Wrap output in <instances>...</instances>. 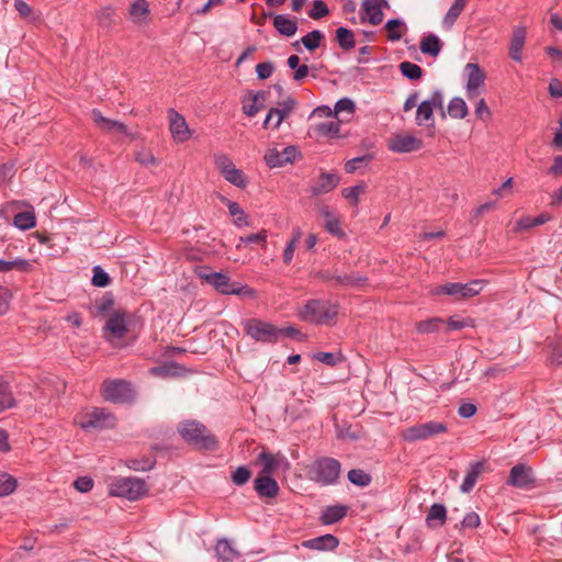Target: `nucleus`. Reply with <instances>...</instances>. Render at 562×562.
Segmentation results:
<instances>
[{
	"instance_id": "46",
	"label": "nucleus",
	"mask_w": 562,
	"mask_h": 562,
	"mask_svg": "<svg viewBox=\"0 0 562 562\" xmlns=\"http://www.w3.org/2000/svg\"><path fill=\"white\" fill-rule=\"evenodd\" d=\"M16 487V481L5 472H0V496H7Z\"/></svg>"
},
{
	"instance_id": "30",
	"label": "nucleus",
	"mask_w": 562,
	"mask_h": 562,
	"mask_svg": "<svg viewBox=\"0 0 562 562\" xmlns=\"http://www.w3.org/2000/svg\"><path fill=\"white\" fill-rule=\"evenodd\" d=\"M216 557L223 562H233L239 557V552L227 539H221L215 546Z\"/></svg>"
},
{
	"instance_id": "43",
	"label": "nucleus",
	"mask_w": 562,
	"mask_h": 562,
	"mask_svg": "<svg viewBox=\"0 0 562 562\" xmlns=\"http://www.w3.org/2000/svg\"><path fill=\"white\" fill-rule=\"evenodd\" d=\"M15 405V400L12 395L10 386L7 383L0 382V412L11 408Z\"/></svg>"
},
{
	"instance_id": "56",
	"label": "nucleus",
	"mask_w": 562,
	"mask_h": 562,
	"mask_svg": "<svg viewBox=\"0 0 562 562\" xmlns=\"http://www.w3.org/2000/svg\"><path fill=\"white\" fill-rule=\"evenodd\" d=\"M473 326V319L472 318H454L450 317L447 321V328L449 330H459L465 327H472Z\"/></svg>"
},
{
	"instance_id": "15",
	"label": "nucleus",
	"mask_w": 562,
	"mask_h": 562,
	"mask_svg": "<svg viewBox=\"0 0 562 562\" xmlns=\"http://www.w3.org/2000/svg\"><path fill=\"white\" fill-rule=\"evenodd\" d=\"M296 103L297 102L295 99L288 98L286 100L280 102L277 108H271L266 116V120L263 121V127H272L273 130L279 128L283 120L288 117L294 110Z\"/></svg>"
},
{
	"instance_id": "32",
	"label": "nucleus",
	"mask_w": 562,
	"mask_h": 562,
	"mask_svg": "<svg viewBox=\"0 0 562 562\" xmlns=\"http://www.w3.org/2000/svg\"><path fill=\"white\" fill-rule=\"evenodd\" d=\"M465 7V0H454L442 19V26L450 30Z\"/></svg>"
},
{
	"instance_id": "9",
	"label": "nucleus",
	"mask_w": 562,
	"mask_h": 562,
	"mask_svg": "<svg viewBox=\"0 0 562 562\" xmlns=\"http://www.w3.org/2000/svg\"><path fill=\"white\" fill-rule=\"evenodd\" d=\"M245 330L256 341L265 344L277 342L282 329L259 319H249L245 323Z\"/></svg>"
},
{
	"instance_id": "51",
	"label": "nucleus",
	"mask_w": 562,
	"mask_h": 562,
	"mask_svg": "<svg viewBox=\"0 0 562 562\" xmlns=\"http://www.w3.org/2000/svg\"><path fill=\"white\" fill-rule=\"evenodd\" d=\"M315 130L323 136H337L339 133V123L336 121L319 123L315 126Z\"/></svg>"
},
{
	"instance_id": "33",
	"label": "nucleus",
	"mask_w": 562,
	"mask_h": 562,
	"mask_svg": "<svg viewBox=\"0 0 562 562\" xmlns=\"http://www.w3.org/2000/svg\"><path fill=\"white\" fill-rule=\"evenodd\" d=\"M482 463L481 462H476L474 464L471 465V468L469 469V471L467 472L464 479H463V482L460 486V490L463 492V493H469L473 490L475 483H476V480L482 471Z\"/></svg>"
},
{
	"instance_id": "50",
	"label": "nucleus",
	"mask_w": 562,
	"mask_h": 562,
	"mask_svg": "<svg viewBox=\"0 0 562 562\" xmlns=\"http://www.w3.org/2000/svg\"><path fill=\"white\" fill-rule=\"evenodd\" d=\"M101 26L110 27L114 23L115 12L112 7L101 8L97 13Z\"/></svg>"
},
{
	"instance_id": "24",
	"label": "nucleus",
	"mask_w": 562,
	"mask_h": 562,
	"mask_svg": "<svg viewBox=\"0 0 562 562\" xmlns=\"http://www.w3.org/2000/svg\"><path fill=\"white\" fill-rule=\"evenodd\" d=\"M273 26L280 35L291 37L297 31V21L288 14L273 15Z\"/></svg>"
},
{
	"instance_id": "54",
	"label": "nucleus",
	"mask_w": 562,
	"mask_h": 562,
	"mask_svg": "<svg viewBox=\"0 0 562 562\" xmlns=\"http://www.w3.org/2000/svg\"><path fill=\"white\" fill-rule=\"evenodd\" d=\"M526 34L527 32L524 26H516L509 46L522 49L526 42Z\"/></svg>"
},
{
	"instance_id": "16",
	"label": "nucleus",
	"mask_w": 562,
	"mask_h": 562,
	"mask_svg": "<svg viewBox=\"0 0 562 562\" xmlns=\"http://www.w3.org/2000/svg\"><path fill=\"white\" fill-rule=\"evenodd\" d=\"M169 130L177 143H184L191 137V131L186 119L175 109L168 110Z\"/></svg>"
},
{
	"instance_id": "1",
	"label": "nucleus",
	"mask_w": 562,
	"mask_h": 562,
	"mask_svg": "<svg viewBox=\"0 0 562 562\" xmlns=\"http://www.w3.org/2000/svg\"><path fill=\"white\" fill-rule=\"evenodd\" d=\"M338 314V305L324 300H308L300 310L302 321L316 325L329 324Z\"/></svg>"
},
{
	"instance_id": "20",
	"label": "nucleus",
	"mask_w": 562,
	"mask_h": 562,
	"mask_svg": "<svg viewBox=\"0 0 562 562\" xmlns=\"http://www.w3.org/2000/svg\"><path fill=\"white\" fill-rule=\"evenodd\" d=\"M258 461L261 463L262 469L260 474L271 476L282 465L285 468L289 467V463L283 454L281 453H270L268 451H262L258 456Z\"/></svg>"
},
{
	"instance_id": "26",
	"label": "nucleus",
	"mask_w": 562,
	"mask_h": 562,
	"mask_svg": "<svg viewBox=\"0 0 562 562\" xmlns=\"http://www.w3.org/2000/svg\"><path fill=\"white\" fill-rule=\"evenodd\" d=\"M338 539L333 535H324L319 536L303 542V546L313 550H333L338 547Z\"/></svg>"
},
{
	"instance_id": "5",
	"label": "nucleus",
	"mask_w": 562,
	"mask_h": 562,
	"mask_svg": "<svg viewBox=\"0 0 562 562\" xmlns=\"http://www.w3.org/2000/svg\"><path fill=\"white\" fill-rule=\"evenodd\" d=\"M340 472L341 464L334 458H321L316 460L311 470L313 480L325 486L336 484Z\"/></svg>"
},
{
	"instance_id": "19",
	"label": "nucleus",
	"mask_w": 562,
	"mask_h": 562,
	"mask_svg": "<svg viewBox=\"0 0 562 562\" xmlns=\"http://www.w3.org/2000/svg\"><path fill=\"white\" fill-rule=\"evenodd\" d=\"M422 140L411 134L395 135L389 143L390 150L394 153H412L422 148Z\"/></svg>"
},
{
	"instance_id": "45",
	"label": "nucleus",
	"mask_w": 562,
	"mask_h": 562,
	"mask_svg": "<svg viewBox=\"0 0 562 562\" xmlns=\"http://www.w3.org/2000/svg\"><path fill=\"white\" fill-rule=\"evenodd\" d=\"M355 111V102L350 98H341L335 104L334 114L339 115L346 113L348 116H351Z\"/></svg>"
},
{
	"instance_id": "53",
	"label": "nucleus",
	"mask_w": 562,
	"mask_h": 562,
	"mask_svg": "<svg viewBox=\"0 0 562 562\" xmlns=\"http://www.w3.org/2000/svg\"><path fill=\"white\" fill-rule=\"evenodd\" d=\"M404 22L400 19H391L386 22L385 29L389 31L387 38L391 42H397L402 38V33L395 32V29L403 26Z\"/></svg>"
},
{
	"instance_id": "35",
	"label": "nucleus",
	"mask_w": 562,
	"mask_h": 562,
	"mask_svg": "<svg viewBox=\"0 0 562 562\" xmlns=\"http://www.w3.org/2000/svg\"><path fill=\"white\" fill-rule=\"evenodd\" d=\"M13 225L21 231H27L36 225V218L33 211L19 212L13 217Z\"/></svg>"
},
{
	"instance_id": "10",
	"label": "nucleus",
	"mask_w": 562,
	"mask_h": 562,
	"mask_svg": "<svg viewBox=\"0 0 562 562\" xmlns=\"http://www.w3.org/2000/svg\"><path fill=\"white\" fill-rule=\"evenodd\" d=\"M214 164L227 182L232 183L233 186L239 189H244L247 187V177L245 176L243 170L236 168V166L228 156L221 153L215 154Z\"/></svg>"
},
{
	"instance_id": "13",
	"label": "nucleus",
	"mask_w": 562,
	"mask_h": 562,
	"mask_svg": "<svg viewBox=\"0 0 562 562\" xmlns=\"http://www.w3.org/2000/svg\"><path fill=\"white\" fill-rule=\"evenodd\" d=\"M464 74L467 76V97L472 100L479 95L481 88L484 87L486 76L482 68L474 63L465 65Z\"/></svg>"
},
{
	"instance_id": "28",
	"label": "nucleus",
	"mask_w": 562,
	"mask_h": 562,
	"mask_svg": "<svg viewBox=\"0 0 562 562\" xmlns=\"http://www.w3.org/2000/svg\"><path fill=\"white\" fill-rule=\"evenodd\" d=\"M35 261L23 259V258H15L13 260H4L0 259V272H8L11 270H18L21 272H30L34 269Z\"/></svg>"
},
{
	"instance_id": "59",
	"label": "nucleus",
	"mask_w": 562,
	"mask_h": 562,
	"mask_svg": "<svg viewBox=\"0 0 562 562\" xmlns=\"http://www.w3.org/2000/svg\"><path fill=\"white\" fill-rule=\"evenodd\" d=\"M363 192L362 186H353L342 190V196L349 200L352 204L357 205L359 202V195Z\"/></svg>"
},
{
	"instance_id": "6",
	"label": "nucleus",
	"mask_w": 562,
	"mask_h": 562,
	"mask_svg": "<svg viewBox=\"0 0 562 562\" xmlns=\"http://www.w3.org/2000/svg\"><path fill=\"white\" fill-rule=\"evenodd\" d=\"M83 430H103L113 428L116 424L115 416L105 408L93 407L77 419Z\"/></svg>"
},
{
	"instance_id": "49",
	"label": "nucleus",
	"mask_w": 562,
	"mask_h": 562,
	"mask_svg": "<svg viewBox=\"0 0 562 562\" xmlns=\"http://www.w3.org/2000/svg\"><path fill=\"white\" fill-rule=\"evenodd\" d=\"M373 159V156L371 154H366L363 156L355 157L352 159H349L345 164V170L347 173H353L356 172L362 165L371 161Z\"/></svg>"
},
{
	"instance_id": "12",
	"label": "nucleus",
	"mask_w": 562,
	"mask_h": 562,
	"mask_svg": "<svg viewBox=\"0 0 562 562\" xmlns=\"http://www.w3.org/2000/svg\"><path fill=\"white\" fill-rule=\"evenodd\" d=\"M447 427L442 423L428 422L425 424H417L401 431V437L407 442H415L426 440L435 435L442 434Z\"/></svg>"
},
{
	"instance_id": "36",
	"label": "nucleus",
	"mask_w": 562,
	"mask_h": 562,
	"mask_svg": "<svg viewBox=\"0 0 562 562\" xmlns=\"http://www.w3.org/2000/svg\"><path fill=\"white\" fill-rule=\"evenodd\" d=\"M443 325L445 321L442 318L432 317L417 323L416 330L420 334H431L439 331Z\"/></svg>"
},
{
	"instance_id": "39",
	"label": "nucleus",
	"mask_w": 562,
	"mask_h": 562,
	"mask_svg": "<svg viewBox=\"0 0 562 562\" xmlns=\"http://www.w3.org/2000/svg\"><path fill=\"white\" fill-rule=\"evenodd\" d=\"M336 40L342 49L348 50L355 47L353 34L347 27L340 26L336 30Z\"/></svg>"
},
{
	"instance_id": "22",
	"label": "nucleus",
	"mask_w": 562,
	"mask_h": 562,
	"mask_svg": "<svg viewBox=\"0 0 562 562\" xmlns=\"http://www.w3.org/2000/svg\"><path fill=\"white\" fill-rule=\"evenodd\" d=\"M339 183V177L335 172H322L310 191L313 195H322L333 191Z\"/></svg>"
},
{
	"instance_id": "2",
	"label": "nucleus",
	"mask_w": 562,
	"mask_h": 562,
	"mask_svg": "<svg viewBox=\"0 0 562 562\" xmlns=\"http://www.w3.org/2000/svg\"><path fill=\"white\" fill-rule=\"evenodd\" d=\"M199 277L221 294H234L247 297H252L256 294L255 290L247 284L233 282L227 274L222 272L200 271Z\"/></svg>"
},
{
	"instance_id": "17",
	"label": "nucleus",
	"mask_w": 562,
	"mask_h": 562,
	"mask_svg": "<svg viewBox=\"0 0 562 562\" xmlns=\"http://www.w3.org/2000/svg\"><path fill=\"white\" fill-rule=\"evenodd\" d=\"M383 8H389L386 0H363L361 9L363 15L361 20L369 22L371 25H378L383 21Z\"/></svg>"
},
{
	"instance_id": "42",
	"label": "nucleus",
	"mask_w": 562,
	"mask_h": 562,
	"mask_svg": "<svg viewBox=\"0 0 562 562\" xmlns=\"http://www.w3.org/2000/svg\"><path fill=\"white\" fill-rule=\"evenodd\" d=\"M398 67L402 75L409 80H417L423 75V69L412 61H403Z\"/></svg>"
},
{
	"instance_id": "18",
	"label": "nucleus",
	"mask_w": 562,
	"mask_h": 562,
	"mask_svg": "<svg viewBox=\"0 0 562 562\" xmlns=\"http://www.w3.org/2000/svg\"><path fill=\"white\" fill-rule=\"evenodd\" d=\"M533 481L531 469L519 463L510 469L507 483L518 488H528L533 484Z\"/></svg>"
},
{
	"instance_id": "57",
	"label": "nucleus",
	"mask_w": 562,
	"mask_h": 562,
	"mask_svg": "<svg viewBox=\"0 0 562 562\" xmlns=\"http://www.w3.org/2000/svg\"><path fill=\"white\" fill-rule=\"evenodd\" d=\"M328 14V8L325 2L322 0H315L313 3V8L308 12L310 18L314 20H318Z\"/></svg>"
},
{
	"instance_id": "60",
	"label": "nucleus",
	"mask_w": 562,
	"mask_h": 562,
	"mask_svg": "<svg viewBox=\"0 0 562 562\" xmlns=\"http://www.w3.org/2000/svg\"><path fill=\"white\" fill-rule=\"evenodd\" d=\"M266 240H267V233H266V231H261L258 234H251V235H248V236L240 237L239 238V244L237 245V247H239L240 244H245V245H248V244H259V243L265 244Z\"/></svg>"
},
{
	"instance_id": "62",
	"label": "nucleus",
	"mask_w": 562,
	"mask_h": 562,
	"mask_svg": "<svg viewBox=\"0 0 562 562\" xmlns=\"http://www.w3.org/2000/svg\"><path fill=\"white\" fill-rule=\"evenodd\" d=\"M135 159L143 166H149V165L156 164V158L154 157V155L146 149H140V150L136 151Z\"/></svg>"
},
{
	"instance_id": "3",
	"label": "nucleus",
	"mask_w": 562,
	"mask_h": 562,
	"mask_svg": "<svg viewBox=\"0 0 562 562\" xmlns=\"http://www.w3.org/2000/svg\"><path fill=\"white\" fill-rule=\"evenodd\" d=\"M147 493V484L143 479L128 476L115 477L109 484V494L115 497L137 501Z\"/></svg>"
},
{
	"instance_id": "21",
	"label": "nucleus",
	"mask_w": 562,
	"mask_h": 562,
	"mask_svg": "<svg viewBox=\"0 0 562 562\" xmlns=\"http://www.w3.org/2000/svg\"><path fill=\"white\" fill-rule=\"evenodd\" d=\"M92 120L95 125L104 132H113L122 135H130L127 127L120 121L111 120L102 115L98 109H93L91 112Z\"/></svg>"
},
{
	"instance_id": "40",
	"label": "nucleus",
	"mask_w": 562,
	"mask_h": 562,
	"mask_svg": "<svg viewBox=\"0 0 562 562\" xmlns=\"http://www.w3.org/2000/svg\"><path fill=\"white\" fill-rule=\"evenodd\" d=\"M549 215L542 213L536 217L525 216L521 217L516 225V229H529L536 226H540L549 221Z\"/></svg>"
},
{
	"instance_id": "34",
	"label": "nucleus",
	"mask_w": 562,
	"mask_h": 562,
	"mask_svg": "<svg viewBox=\"0 0 562 562\" xmlns=\"http://www.w3.org/2000/svg\"><path fill=\"white\" fill-rule=\"evenodd\" d=\"M447 520V509L442 504H432L429 508V512L426 516V522L428 526L432 527L434 521L438 522V526H442Z\"/></svg>"
},
{
	"instance_id": "64",
	"label": "nucleus",
	"mask_w": 562,
	"mask_h": 562,
	"mask_svg": "<svg viewBox=\"0 0 562 562\" xmlns=\"http://www.w3.org/2000/svg\"><path fill=\"white\" fill-rule=\"evenodd\" d=\"M551 361L562 366V338L557 339L552 347Z\"/></svg>"
},
{
	"instance_id": "11",
	"label": "nucleus",
	"mask_w": 562,
	"mask_h": 562,
	"mask_svg": "<svg viewBox=\"0 0 562 562\" xmlns=\"http://www.w3.org/2000/svg\"><path fill=\"white\" fill-rule=\"evenodd\" d=\"M443 111V94L440 90H435L431 95L419 103L416 112V124L418 126H428L434 124V111Z\"/></svg>"
},
{
	"instance_id": "29",
	"label": "nucleus",
	"mask_w": 562,
	"mask_h": 562,
	"mask_svg": "<svg viewBox=\"0 0 562 562\" xmlns=\"http://www.w3.org/2000/svg\"><path fill=\"white\" fill-rule=\"evenodd\" d=\"M130 19L137 24H144L149 16V7L146 0H135L128 10Z\"/></svg>"
},
{
	"instance_id": "58",
	"label": "nucleus",
	"mask_w": 562,
	"mask_h": 562,
	"mask_svg": "<svg viewBox=\"0 0 562 562\" xmlns=\"http://www.w3.org/2000/svg\"><path fill=\"white\" fill-rule=\"evenodd\" d=\"M274 71V65L271 61L260 63L256 66L257 77L261 80L268 79Z\"/></svg>"
},
{
	"instance_id": "4",
	"label": "nucleus",
	"mask_w": 562,
	"mask_h": 562,
	"mask_svg": "<svg viewBox=\"0 0 562 562\" xmlns=\"http://www.w3.org/2000/svg\"><path fill=\"white\" fill-rule=\"evenodd\" d=\"M178 431L181 437L189 443L195 445L204 449H213L216 440L206 427L196 420H186L179 424Z\"/></svg>"
},
{
	"instance_id": "14",
	"label": "nucleus",
	"mask_w": 562,
	"mask_h": 562,
	"mask_svg": "<svg viewBox=\"0 0 562 562\" xmlns=\"http://www.w3.org/2000/svg\"><path fill=\"white\" fill-rule=\"evenodd\" d=\"M299 155L300 151L295 146H286L282 150L269 148L265 154V161L270 168H279L294 162Z\"/></svg>"
},
{
	"instance_id": "63",
	"label": "nucleus",
	"mask_w": 562,
	"mask_h": 562,
	"mask_svg": "<svg viewBox=\"0 0 562 562\" xmlns=\"http://www.w3.org/2000/svg\"><path fill=\"white\" fill-rule=\"evenodd\" d=\"M325 228L331 235H335L338 237L345 236V233L342 232V229L340 227V222L335 217H330L329 220L326 221Z\"/></svg>"
},
{
	"instance_id": "38",
	"label": "nucleus",
	"mask_w": 562,
	"mask_h": 562,
	"mask_svg": "<svg viewBox=\"0 0 562 562\" xmlns=\"http://www.w3.org/2000/svg\"><path fill=\"white\" fill-rule=\"evenodd\" d=\"M347 476L351 484L360 486V487H366V486L370 485V483L372 481L371 475L361 469L350 470L348 472Z\"/></svg>"
},
{
	"instance_id": "47",
	"label": "nucleus",
	"mask_w": 562,
	"mask_h": 562,
	"mask_svg": "<svg viewBox=\"0 0 562 562\" xmlns=\"http://www.w3.org/2000/svg\"><path fill=\"white\" fill-rule=\"evenodd\" d=\"M227 209L229 214L235 217L234 222L237 226L247 225V216L237 202L228 201Z\"/></svg>"
},
{
	"instance_id": "44",
	"label": "nucleus",
	"mask_w": 562,
	"mask_h": 562,
	"mask_svg": "<svg viewBox=\"0 0 562 562\" xmlns=\"http://www.w3.org/2000/svg\"><path fill=\"white\" fill-rule=\"evenodd\" d=\"M366 280L364 277L356 274L344 273L335 276V281L342 286H359L364 283Z\"/></svg>"
},
{
	"instance_id": "52",
	"label": "nucleus",
	"mask_w": 562,
	"mask_h": 562,
	"mask_svg": "<svg viewBox=\"0 0 562 562\" xmlns=\"http://www.w3.org/2000/svg\"><path fill=\"white\" fill-rule=\"evenodd\" d=\"M155 465V461L151 458L133 459L127 462V467L134 471H148Z\"/></svg>"
},
{
	"instance_id": "8",
	"label": "nucleus",
	"mask_w": 562,
	"mask_h": 562,
	"mask_svg": "<svg viewBox=\"0 0 562 562\" xmlns=\"http://www.w3.org/2000/svg\"><path fill=\"white\" fill-rule=\"evenodd\" d=\"M484 280H472L468 283L452 282L437 286L431 291L434 295L446 294L456 299H468L477 295L484 288Z\"/></svg>"
},
{
	"instance_id": "23",
	"label": "nucleus",
	"mask_w": 562,
	"mask_h": 562,
	"mask_svg": "<svg viewBox=\"0 0 562 562\" xmlns=\"http://www.w3.org/2000/svg\"><path fill=\"white\" fill-rule=\"evenodd\" d=\"M254 487L260 497L272 498L279 493L277 481L269 475L259 474L254 482Z\"/></svg>"
},
{
	"instance_id": "27",
	"label": "nucleus",
	"mask_w": 562,
	"mask_h": 562,
	"mask_svg": "<svg viewBox=\"0 0 562 562\" xmlns=\"http://www.w3.org/2000/svg\"><path fill=\"white\" fill-rule=\"evenodd\" d=\"M420 52L431 57H437L442 49V42L432 33L423 36L419 44Z\"/></svg>"
},
{
	"instance_id": "48",
	"label": "nucleus",
	"mask_w": 562,
	"mask_h": 562,
	"mask_svg": "<svg viewBox=\"0 0 562 562\" xmlns=\"http://www.w3.org/2000/svg\"><path fill=\"white\" fill-rule=\"evenodd\" d=\"M92 284L98 288H105L110 284V277L100 266H94L92 269Z\"/></svg>"
},
{
	"instance_id": "25",
	"label": "nucleus",
	"mask_w": 562,
	"mask_h": 562,
	"mask_svg": "<svg viewBox=\"0 0 562 562\" xmlns=\"http://www.w3.org/2000/svg\"><path fill=\"white\" fill-rule=\"evenodd\" d=\"M105 329L109 330L115 338H123L127 333L125 314L121 312L112 313L108 318Z\"/></svg>"
},
{
	"instance_id": "55",
	"label": "nucleus",
	"mask_w": 562,
	"mask_h": 562,
	"mask_svg": "<svg viewBox=\"0 0 562 562\" xmlns=\"http://www.w3.org/2000/svg\"><path fill=\"white\" fill-rule=\"evenodd\" d=\"M251 472L246 467H238L232 474V481L235 485L241 486L248 482Z\"/></svg>"
},
{
	"instance_id": "37",
	"label": "nucleus",
	"mask_w": 562,
	"mask_h": 562,
	"mask_svg": "<svg viewBox=\"0 0 562 562\" xmlns=\"http://www.w3.org/2000/svg\"><path fill=\"white\" fill-rule=\"evenodd\" d=\"M448 113L451 117L463 119L468 115V106L462 98H452L448 104Z\"/></svg>"
},
{
	"instance_id": "7",
	"label": "nucleus",
	"mask_w": 562,
	"mask_h": 562,
	"mask_svg": "<svg viewBox=\"0 0 562 562\" xmlns=\"http://www.w3.org/2000/svg\"><path fill=\"white\" fill-rule=\"evenodd\" d=\"M101 394L108 402L115 404L130 403L135 397L131 383L124 380H105L101 385Z\"/></svg>"
},
{
	"instance_id": "61",
	"label": "nucleus",
	"mask_w": 562,
	"mask_h": 562,
	"mask_svg": "<svg viewBox=\"0 0 562 562\" xmlns=\"http://www.w3.org/2000/svg\"><path fill=\"white\" fill-rule=\"evenodd\" d=\"M74 486L81 493H87L93 487V480L89 476H80L74 482Z\"/></svg>"
},
{
	"instance_id": "41",
	"label": "nucleus",
	"mask_w": 562,
	"mask_h": 562,
	"mask_svg": "<svg viewBox=\"0 0 562 562\" xmlns=\"http://www.w3.org/2000/svg\"><path fill=\"white\" fill-rule=\"evenodd\" d=\"M324 38V34L319 30H314L307 33L305 36L301 38V43L307 50H314L319 47L322 40Z\"/></svg>"
},
{
	"instance_id": "31",
	"label": "nucleus",
	"mask_w": 562,
	"mask_h": 562,
	"mask_svg": "<svg viewBox=\"0 0 562 562\" xmlns=\"http://www.w3.org/2000/svg\"><path fill=\"white\" fill-rule=\"evenodd\" d=\"M348 507L345 505L327 506L321 516L324 525H331L341 520L347 515Z\"/></svg>"
}]
</instances>
